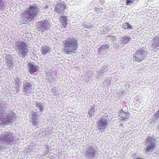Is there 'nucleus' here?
Returning a JSON list of instances; mask_svg holds the SVG:
<instances>
[{"label":"nucleus","instance_id":"nucleus-23","mask_svg":"<svg viewBox=\"0 0 159 159\" xmlns=\"http://www.w3.org/2000/svg\"><path fill=\"white\" fill-rule=\"evenodd\" d=\"M110 46L109 44H104L101 47L98 48V52H101L102 50H105L106 48L108 49L109 48Z\"/></svg>","mask_w":159,"mask_h":159},{"label":"nucleus","instance_id":"nucleus-9","mask_svg":"<svg viewBox=\"0 0 159 159\" xmlns=\"http://www.w3.org/2000/svg\"><path fill=\"white\" fill-rule=\"evenodd\" d=\"M97 151L93 147L91 146L87 149L85 154V156L89 159H92L95 156Z\"/></svg>","mask_w":159,"mask_h":159},{"label":"nucleus","instance_id":"nucleus-22","mask_svg":"<svg viewBox=\"0 0 159 159\" xmlns=\"http://www.w3.org/2000/svg\"><path fill=\"white\" fill-rule=\"evenodd\" d=\"M67 17L66 16L63 15L60 16L59 19V23L67 22Z\"/></svg>","mask_w":159,"mask_h":159},{"label":"nucleus","instance_id":"nucleus-24","mask_svg":"<svg viewBox=\"0 0 159 159\" xmlns=\"http://www.w3.org/2000/svg\"><path fill=\"white\" fill-rule=\"evenodd\" d=\"M7 63L8 64V65H7V66L9 65H10V66H12V59H7Z\"/></svg>","mask_w":159,"mask_h":159},{"label":"nucleus","instance_id":"nucleus-2","mask_svg":"<svg viewBox=\"0 0 159 159\" xmlns=\"http://www.w3.org/2000/svg\"><path fill=\"white\" fill-rule=\"evenodd\" d=\"M16 46L18 48V55L19 56L25 57L29 52L27 45L23 41L15 42Z\"/></svg>","mask_w":159,"mask_h":159},{"label":"nucleus","instance_id":"nucleus-3","mask_svg":"<svg viewBox=\"0 0 159 159\" xmlns=\"http://www.w3.org/2000/svg\"><path fill=\"white\" fill-rule=\"evenodd\" d=\"M4 141L5 144L12 145L15 141L14 137L10 132H5L0 135V141Z\"/></svg>","mask_w":159,"mask_h":159},{"label":"nucleus","instance_id":"nucleus-17","mask_svg":"<svg viewBox=\"0 0 159 159\" xmlns=\"http://www.w3.org/2000/svg\"><path fill=\"white\" fill-rule=\"evenodd\" d=\"M143 54V51L138 50L137 51L136 54L137 56L134 57L135 59L134 61H136L138 62H140L142 61L143 60V59L141 60L140 58H141L142 57V55Z\"/></svg>","mask_w":159,"mask_h":159},{"label":"nucleus","instance_id":"nucleus-25","mask_svg":"<svg viewBox=\"0 0 159 159\" xmlns=\"http://www.w3.org/2000/svg\"><path fill=\"white\" fill-rule=\"evenodd\" d=\"M62 24V27L66 28V26L68 25V23L67 22H62L60 23Z\"/></svg>","mask_w":159,"mask_h":159},{"label":"nucleus","instance_id":"nucleus-20","mask_svg":"<svg viewBox=\"0 0 159 159\" xmlns=\"http://www.w3.org/2000/svg\"><path fill=\"white\" fill-rule=\"evenodd\" d=\"M129 112H121L120 115V117L122 118L121 120L127 119L129 117Z\"/></svg>","mask_w":159,"mask_h":159},{"label":"nucleus","instance_id":"nucleus-14","mask_svg":"<svg viewBox=\"0 0 159 159\" xmlns=\"http://www.w3.org/2000/svg\"><path fill=\"white\" fill-rule=\"evenodd\" d=\"M152 41V48L154 49H157L159 50V37L157 36H155Z\"/></svg>","mask_w":159,"mask_h":159},{"label":"nucleus","instance_id":"nucleus-19","mask_svg":"<svg viewBox=\"0 0 159 159\" xmlns=\"http://www.w3.org/2000/svg\"><path fill=\"white\" fill-rule=\"evenodd\" d=\"M122 28L124 30H129L133 29L132 25L129 24L128 22L124 23L122 25Z\"/></svg>","mask_w":159,"mask_h":159},{"label":"nucleus","instance_id":"nucleus-15","mask_svg":"<svg viewBox=\"0 0 159 159\" xmlns=\"http://www.w3.org/2000/svg\"><path fill=\"white\" fill-rule=\"evenodd\" d=\"M38 112H34V111H32L30 114L31 117L32 122L34 125H37L38 119L37 118Z\"/></svg>","mask_w":159,"mask_h":159},{"label":"nucleus","instance_id":"nucleus-5","mask_svg":"<svg viewBox=\"0 0 159 159\" xmlns=\"http://www.w3.org/2000/svg\"><path fill=\"white\" fill-rule=\"evenodd\" d=\"M98 129L99 130H104L109 125L108 120L105 118L101 117L97 122Z\"/></svg>","mask_w":159,"mask_h":159},{"label":"nucleus","instance_id":"nucleus-13","mask_svg":"<svg viewBox=\"0 0 159 159\" xmlns=\"http://www.w3.org/2000/svg\"><path fill=\"white\" fill-rule=\"evenodd\" d=\"M48 21L47 20H44L43 21L37 22V25L38 27L42 31H44L45 30L48 29Z\"/></svg>","mask_w":159,"mask_h":159},{"label":"nucleus","instance_id":"nucleus-29","mask_svg":"<svg viewBox=\"0 0 159 159\" xmlns=\"http://www.w3.org/2000/svg\"><path fill=\"white\" fill-rule=\"evenodd\" d=\"M15 84L17 86V87H18V86H19V82H17Z\"/></svg>","mask_w":159,"mask_h":159},{"label":"nucleus","instance_id":"nucleus-26","mask_svg":"<svg viewBox=\"0 0 159 159\" xmlns=\"http://www.w3.org/2000/svg\"><path fill=\"white\" fill-rule=\"evenodd\" d=\"M155 116L156 117L155 119L156 120H157L158 118L159 117V110L157 111V113L155 114Z\"/></svg>","mask_w":159,"mask_h":159},{"label":"nucleus","instance_id":"nucleus-8","mask_svg":"<svg viewBox=\"0 0 159 159\" xmlns=\"http://www.w3.org/2000/svg\"><path fill=\"white\" fill-rule=\"evenodd\" d=\"M67 8L66 3H58L56 5L55 10L56 13L62 14L65 12V10H66Z\"/></svg>","mask_w":159,"mask_h":159},{"label":"nucleus","instance_id":"nucleus-1","mask_svg":"<svg viewBox=\"0 0 159 159\" xmlns=\"http://www.w3.org/2000/svg\"><path fill=\"white\" fill-rule=\"evenodd\" d=\"M64 52L66 54H70L72 53L75 54L76 51L79 48L78 40L75 39L67 38L63 42Z\"/></svg>","mask_w":159,"mask_h":159},{"label":"nucleus","instance_id":"nucleus-21","mask_svg":"<svg viewBox=\"0 0 159 159\" xmlns=\"http://www.w3.org/2000/svg\"><path fill=\"white\" fill-rule=\"evenodd\" d=\"M123 40V43H125L126 44L128 43L129 42L131 41V39L130 37H123L122 38Z\"/></svg>","mask_w":159,"mask_h":159},{"label":"nucleus","instance_id":"nucleus-31","mask_svg":"<svg viewBox=\"0 0 159 159\" xmlns=\"http://www.w3.org/2000/svg\"><path fill=\"white\" fill-rule=\"evenodd\" d=\"M91 110H90L89 111V114H91ZM91 116H92V115H91Z\"/></svg>","mask_w":159,"mask_h":159},{"label":"nucleus","instance_id":"nucleus-27","mask_svg":"<svg viewBox=\"0 0 159 159\" xmlns=\"http://www.w3.org/2000/svg\"><path fill=\"white\" fill-rule=\"evenodd\" d=\"M4 6V3L2 2V1H0V9H3Z\"/></svg>","mask_w":159,"mask_h":159},{"label":"nucleus","instance_id":"nucleus-12","mask_svg":"<svg viewBox=\"0 0 159 159\" xmlns=\"http://www.w3.org/2000/svg\"><path fill=\"white\" fill-rule=\"evenodd\" d=\"M28 70L30 74L33 75L35 72L38 70V68L34 62H30L28 64Z\"/></svg>","mask_w":159,"mask_h":159},{"label":"nucleus","instance_id":"nucleus-4","mask_svg":"<svg viewBox=\"0 0 159 159\" xmlns=\"http://www.w3.org/2000/svg\"><path fill=\"white\" fill-rule=\"evenodd\" d=\"M146 142L148 143L146 146V151L148 152H153L156 146V143L154 142L152 138L150 136H148Z\"/></svg>","mask_w":159,"mask_h":159},{"label":"nucleus","instance_id":"nucleus-11","mask_svg":"<svg viewBox=\"0 0 159 159\" xmlns=\"http://www.w3.org/2000/svg\"><path fill=\"white\" fill-rule=\"evenodd\" d=\"M21 19L23 22V24H25L26 22H30L34 19L33 17L30 16V14L26 12V11L22 14Z\"/></svg>","mask_w":159,"mask_h":159},{"label":"nucleus","instance_id":"nucleus-16","mask_svg":"<svg viewBox=\"0 0 159 159\" xmlns=\"http://www.w3.org/2000/svg\"><path fill=\"white\" fill-rule=\"evenodd\" d=\"M50 47L46 45L41 47L40 51L41 54L43 56H45L50 53Z\"/></svg>","mask_w":159,"mask_h":159},{"label":"nucleus","instance_id":"nucleus-18","mask_svg":"<svg viewBox=\"0 0 159 159\" xmlns=\"http://www.w3.org/2000/svg\"><path fill=\"white\" fill-rule=\"evenodd\" d=\"M35 107L38 109L39 112H43L44 109L43 105L41 102H36L35 104Z\"/></svg>","mask_w":159,"mask_h":159},{"label":"nucleus","instance_id":"nucleus-7","mask_svg":"<svg viewBox=\"0 0 159 159\" xmlns=\"http://www.w3.org/2000/svg\"><path fill=\"white\" fill-rule=\"evenodd\" d=\"M29 6L30 7L27 8L25 11L30 14V16L33 17L34 19V17L37 15L38 7L36 5H29Z\"/></svg>","mask_w":159,"mask_h":159},{"label":"nucleus","instance_id":"nucleus-28","mask_svg":"<svg viewBox=\"0 0 159 159\" xmlns=\"http://www.w3.org/2000/svg\"><path fill=\"white\" fill-rule=\"evenodd\" d=\"M132 3L131 2V1H127V3H126V5H130Z\"/></svg>","mask_w":159,"mask_h":159},{"label":"nucleus","instance_id":"nucleus-30","mask_svg":"<svg viewBox=\"0 0 159 159\" xmlns=\"http://www.w3.org/2000/svg\"><path fill=\"white\" fill-rule=\"evenodd\" d=\"M135 159H145L144 158H143L138 157L137 158H136Z\"/></svg>","mask_w":159,"mask_h":159},{"label":"nucleus","instance_id":"nucleus-6","mask_svg":"<svg viewBox=\"0 0 159 159\" xmlns=\"http://www.w3.org/2000/svg\"><path fill=\"white\" fill-rule=\"evenodd\" d=\"M34 89L33 83L28 81H26L23 85V91L26 94L31 93Z\"/></svg>","mask_w":159,"mask_h":159},{"label":"nucleus","instance_id":"nucleus-10","mask_svg":"<svg viewBox=\"0 0 159 159\" xmlns=\"http://www.w3.org/2000/svg\"><path fill=\"white\" fill-rule=\"evenodd\" d=\"M15 114L14 113L11 111L8 114L6 115V118L5 119H3V120H2L3 124H6L7 123H11L14 121L15 119Z\"/></svg>","mask_w":159,"mask_h":159}]
</instances>
